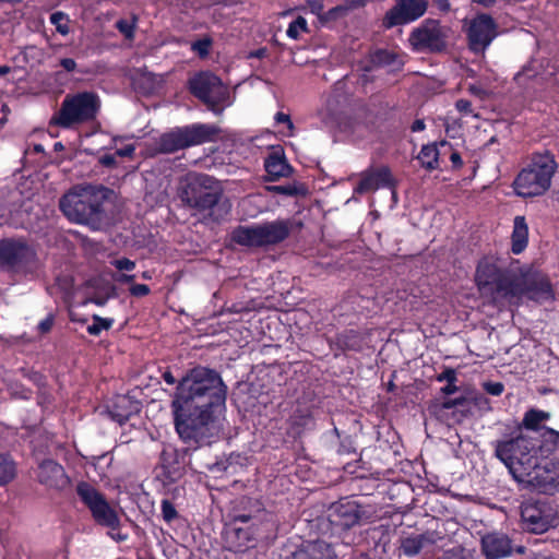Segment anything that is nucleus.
<instances>
[{"label":"nucleus","mask_w":559,"mask_h":559,"mask_svg":"<svg viewBox=\"0 0 559 559\" xmlns=\"http://www.w3.org/2000/svg\"><path fill=\"white\" fill-rule=\"evenodd\" d=\"M110 193L104 187H75L60 200V209L70 221L99 229L106 218L104 203Z\"/></svg>","instance_id":"3"},{"label":"nucleus","mask_w":559,"mask_h":559,"mask_svg":"<svg viewBox=\"0 0 559 559\" xmlns=\"http://www.w3.org/2000/svg\"><path fill=\"white\" fill-rule=\"evenodd\" d=\"M497 24L488 14H479L471 22L467 29L469 48L474 52H484L497 36Z\"/></svg>","instance_id":"16"},{"label":"nucleus","mask_w":559,"mask_h":559,"mask_svg":"<svg viewBox=\"0 0 559 559\" xmlns=\"http://www.w3.org/2000/svg\"><path fill=\"white\" fill-rule=\"evenodd\" d=\"M163 378L168 384H175L176 382L175 377L169 371L164 372Z\"/></svg>","instance_id":"60"},{"label":"nucleus","mask_w":559,"mask_h":559,"mask_svg":"<svg viewBox=\"0 0 559 559\" xmlns=\"http://www.w3.org/2000/svg\"><path fill=\"white\" fill-rule=\"evenodd\" d=\"M234 534L236 535L237 539L239 540L237 547L238 549L247 548L249 547V543L252 542L255 536L260 535L258 532L249 533L246 528H235Z\"/></svg>","instance_id":"33"},{"label":"nucleus","mask_w":559,"mask_h":559,"mask_svg":"<svg viewBox=\"0 0 559 559\" xmlns=\"http://www.w3.org/2000/svg\"><path fill=\"white\" fill-rule=\"evenodd\" d=\"M134 278H135L134 275H128V274H120L115 277V280L120 283H131L134 281Z\"/></svg>","instance_id":"54"},{"label":"nucleus","mask_w":559,"mask_h":559,"mask_svg":"<svg viewBox=\"0 0 559 559\" xmlns=\"http://www.w3.org/2000/svg\"><path fill=\"white\" fill-rule=\"evenodd\" d=\"M213 133L214 129L205 124H194L176 129L159 136L157 151L159 153L170 154L189 146L199 145L209 141Z\"/></svg>","instance_id":"11"},{"label":"nucleus","mask_w":559,"mask_h":559,"mask_svg":"<svg viewBox=\"0 0 559 559\" xmlns=\"http://www.w3.org/2000/svg\"><path fill=\"white\" fill-rule=\"evenodd\" d=\"M466 399L448 400L442 404L444 409H453L454 421L460 423L468 411Z\"/></svg>","instance_id":"28"},{"label":"nucleus","mask_w":559,"mask_h":559,"mask_svg":"<svg viewBox=\"0 0 559 559\" xmlns=\"http://www.w3.org/2000/svg\"><path fill=\"white\" fill-rule=\"evenodd\" d=\"M436 2V4L438 5V8L441 10V11H449L450 10V2L449 0H433Z\"/></svg>","instance_id":"58"},{"label":"nucleus","mask_w":559,"mask_h":559,"mask_svg":"<svg viewBox=\"0 0 559 559\" xmlns=\"http://www.w3.org/2000/svg\"><path fill=\"white\" fill-rule=\"evenodd\" d=\"M447 29L437 20L427 19L409 35V43L417 51H441L445 47Z\"/></svg>","instance_id":"13"},{"label":"nucleus","mask_w":559,"mask_h":559,"mask_svg":"<svg viewBox=\"0 0 559 559\" xmlns=\"http://www.w3.org/2000/svg\"><path fill=\"white\" fill-rule=\"evenodd\" d=\"M287 559H336V556L329 544L317 540L304 544Z\"/></svg>","instance_id":"22"},{"label":"nucleus","mask_w":559,"mask_h":559,"mask_svg":"<svg viewBox=\"0 0 559 559\" xmlns=\"http://www.w3.org/2000/svg\"><path fill=\"white\" fill-rule=\"evenodd\" d=\"M15 475V467L12 461L0 455V486L8 484Z\"/></svg>","instance_id":"29"},{"label":"nucleus","mask_w":559,"mask_h":559,"mask_svg":"<svg viewBox=\"0 0 559 559\" xmlns=\"http://www.w3.org/2000/svg\"><path fill=\"white\" fill-rule=\"evenodd\" d=\"M53 324L52 316H48L45 320L39 323V329L43 333H47L51 330Z\"/></svg>","instance_id":"49"},{"label":"nucleus","mask_w":559,"mask_h":559,"mask_svg":"<svg viewBox=\"0 0 559 559\" xmlns=\"http://www.w3.org/2000/svg\"><path fill=\"white\" fill-rule=\"evenodd\" d=\"M472 1L477 4H480L483 7H486V8L495 4V2H496V0H472Z\"/></svg>","instance_id":"62"},{"label":"nucleus","mask_w":559,"mask_h":559,"mask_svg":"<svg viewBox=\"0 0 559 559\" xmlns=\"http://www.w3.org/2000/svg\"><path fill=\"white\" fill-rule=\"evenodd\" d=\"M308 32V24L305 17L298 16L287 28V36L292 39H298L301 33Z\"/></svg>","instance_id":"31"},{"label":"nucleus","mask_w":559,"mask_h":559,"mask_svg":"<svg viewBox=\"0 0 559 559\" xmlns=\"http://www.w3.org/2000/svg\"><path fill=\"white\" fill-rule=\"evenodd\" d=\"M264 168L271 181L281 177H288L292 173V167L287 164L280 150H275L269 154L264 160Z\"/></svg>","instance_id":"23"},{"label":"nucleus","mask_w":559,"mask_h":559,"mask_svg":"<svg viewBox=\"0 0 559 559\" xmlns=\"http://www.w3.org/2000/svg\"><path fill=\"white\" fill-rule=\"evenodd\" d=\"M117 28L127 38L133 37L134 24L133 22L127 20H119L116 23Z\"/></svg>","instance_id":"38"},{"label":"nucleus","mask_w":559,"mask_h":559,"mask_svg":"<svg viewBox=\"0 0 559 559\" xmlns=\"http://www.w3.org/2000/svg\"><path fill=\"white\" fill-rule=\"evenodd\" d=\"M190 90L194 96L211 108L224 104L228 98V88L221 79L212 73L202 72L190 80Z\"/></svg>","instance_id":"14"},{"label":"nucleus","mask_w":559,"mask_h":559,"mask_svg":"<svg viewBox=\"0 0 559 559\" xmlns=\"http://www.w3.org/2000/svg\"><path fill=\"white\" fill-rule=\"evenodd\" d=\"M481 550L487 559H500L512 552L511 539L502 533L487 534L481 538Z\"/></svg>","instance_id":"20"},{"label":"nucleus","mask_w":559,"mask_h":559,"mask_svg":"<svg viewBox=\"0 0 559 559\" xmlns=\"http://www.w3.org/2000/svg\"><path fill=\"white\" fill-rule=\"evenodd\" d=\"M289 233V223L277 219L252 226H238L231 231V240L243 247H269L285 240Z\"/></svg>","instance_id":"5"},{"label":"nucleus","mask_w":559,"mask_h":559,"mask_svg":"<svg viewBox=\"0 0 559 559\" xmlns=\"http://www.w3.org/2000/svg\"><path fill=\"white\" fill-rule=\"evenodd\" d=\"M37 479L41 484L56 489H63L70 483L63 467L50 460L39 465L37 468Z\"/></svg>","instance_id":"19"},{"label":"nucleus","mask_w":559,"mask_h":559,"mask_svg":"<svg viewBox=\"0 0 559 559\" xmlns=\"http://www.w3.org/2000/svg\"><path fill=\"white\" fill-rule=\"evenodd\" d=\"M474 404L480 412L486 413L491 411L490 401L484 395L476 396Z\"/></svg>","instance_id":"44"},{"label":"nucleus","mask_w":559,"mask_h":559,"mask_svg":"<svg viewBox=\"0 0 559 559\" xmlns=\"http://www.w3.org/2000/svg\"><path fill=\"white\" fill-rule=\"evenodd\" d=\"M211 41L209 39H201L192 45L193 50L200 56H206L209 53Z\"/></svg>","instance_id":"41"},{"label":"nucleus","mask_w":559,"mask_h":559,"mask_svg":"<svg viewBox=\"0 0 559 559\" xmlns=\"http://www.w3.org/2000/svg\"><path fill=\"white\" fill-rule=\"evenodd\" d=\"M112 319H104L93 316V323L87 326V332L92 335H98L103 330H108L112 325Z\"/></svg>","instance_id":"32"},{"label":"nucleus","mask_w":559,"mask_h":559,"mask_svg":"<svg viewBox=\"0 0 559 559\" xmlns=\"http://www.w3.org/2000/svg\"><path fill=\"white\" fill-rule=\"evenodd\" d=\"M379 60L380 61H383V62H391L394 60V57L392 53L388 52V51H381L379 53Z\"/></svg>","instance_id":"55"},{"label":"nucleus","mask_w":559,"mask_h":559,"mask_svg":"<svg viewBox=\"0 0 559 559\" xmlns=\"http://www.w3.org/2000/svg\"><path fill=\"white\" fill-rule=\"evenodd\" d=\"M226 386L219 374L204 367L192 369L178 384L171 402L176 431L191 448L211 443L221 430L214 411L224 406Z\"/></svg>","instance_id":"1"},{"label":"nucleus","mask_w":559,"mask_h":559,"mask_svg":"<svg viewBox=\"0 0 559 559\" xmlns=\"http://www.w3.org/2000/svg\"><path fill=\"white\" fill-rule=\"evenodd\" d=\"M99 162L102 165H104L106 167H111L116 163L115 155H104L100 157Z\"/></svg>","instance_id":"51"},{"label":"nucleus","mask_w":559,"mask_h":559,"mask_svg":"<svg viewBox=\"0 0 559 559\" xmlns=\"http://www.w3.org/2000/svg\"><path fill=\"white\" fill-rule=\"evenodd\" d=\"M135 147L133 145H127L123 148L117 150L116 155L118 156H132L134 153Z\"/></svg>","instance_id":"50"},{"label":"nucleus","mask_w":559,"mask_h":559,"mask_svg":"<svg viewBox=\"0 0 559 559\" xmlns=\"http://www.w3.org/2000/svg\"><path fill=\"white\" fill-rule=\"evenodd\" d=\"M376 181L378 183V188L388 187L391 189L392 198L396 199V193L394 191V180L388 168H381L373 173Z\"/></svg>","instance_id":"30"},{"label":"nucleus","mask_w":559,"mask_h":559,"mask_svg":"<svg viewBox=\"0 0 559 559\" xmlns=\"http://www.w3.org/2000/svg\"><path fill=\"white\" fill-rule=\"evenodd\" d=\"M275 121L278 123H285L287 129L289 130L288 135H293L294 133V123L290 120V117L284 112H277L274 117Z\"/></svg>","instance_id":"43"},{"label":"nucleus","mask_w":559,"mask_h":559,"mask_svg":"<svg viewBox=\"0 0 559 559\" xmlns=\"http://www.w3.org/2000/svg\"><path fill=\"white\" fill-rule=\"evenodd\" d=\"M307 4L311 13L321 16L324 9L322 0H307Z\"/></svg>","instance_id":"46"},{"label":"nucleus","mask_w":559,"mask_h":559,"mask_svg":"<svg viewBox=\"0 0 559 559\" xmlns=\"http://www.w3.org/2000/svg\"><path fill=\"white\" fill-rule=\"evenodd\" d=\"M29 253V247L22 240H2L0 241V267L20 266Z\"/></svg>","instance_id":"17"},{"label":"nucleus","mask_w":559,"mask_h":559,"mask_svg":"<svg viewBox=\"0 0 559 559\" xmlns=\"http://www.w3.org/2000/svg\"><path fill=\"white\" fill-rule=\"evenodd\" d=\"M527 225L523 216L514 218V226L512 233V251L515 254L521 253L527 246Z\"/></svg>","instance_id":"24"},{"label":"nucleus","mask_w":559,"mask_h":559,"mask_svg":"<svg viewBox=\"0 0 559 559\" xmlns=\"http://www.w3.org/2000/svg\"><path fill=\"white\" fill-rule=\"evenodd\" d=\"M61 66L67 70V71H72L74 70L75 68V61L73 59H62L61 60Z\"/></svg>","instance_id":"53"},{"label":"nucleus","mask_w":559,"mask_h":559,"mask_svg":"<svg viewBox=\"0 0 559 559\" xmlns=\"http://www.w3.org/2000/svg\"><path fill=\"white\" fill-rule=\"evenodd\" d=\"M538 441L520 433L513 439L496 442V456L508 467L512 477L518 467H525L538 457Z\"/></svg>","instance_id":"7"},{"label":"nucleus","mask_w":559,"mask_h":559,"mask_svg":"<svg viewBox=\"0 0 559 559\" xmlns=\"http://www.w3.org/2000/svg\"><path fill=\"white\" fill-rule=\"evenodd\" d=\"M456 391H457V386L455 385V383H450V382L442 389V392L445 394H453Z\"/></svg>","instance_id":"59"},{"label":"nucleus","mask_w":559,"mask_h":559,"mask_svg":"<svg viewBox=\"0 0 559 559\" xmlns=\"http://www.w3.org/2000/svg\"><path fill=\"white\" fill-rule=\"evenodd\" d=\"M425 129V122L424 120H415L412 124V131L413 132H419V131H423Z\"/></svg>","instance_id":"56"},{"label":"nucleus","mask_w":559,"mask_h":559,"mask_svg":"<svg viewBox=\"0 0 559 559\" xmlns=\"http://www.w3.org/2000/svg\"><path fill=\"white\" fill-rule=\"evenodd\" d=\"M44 397V402H48L49 400V394H47L46 391H41L39 390V392H37V395H36V399H37V404H41V401H39L40 397Z\"/></svg>","instance_id":"61"},{"label":"nucleus","mask_w":559,"mask_h":559,"mask_svg":"<svg viewBox=\"0 0 559 559\" xmlns=\"http://www.w3.org/2000/svg\"><path fill=\"white\" fill-rule=\"evenodd\" d=\"M347 11L345 7H335L329 10L323 16L322 20L331 21L337 19L340 15L344 14Z\"/></svg>","instance_id":"45"},{"label":"nucleus","mask_w":559,"mask_h":559,"mask_svg":"<svg viewBox=\"0 0 559 559\" xmlns=\"http://www.w3.org/2000/svg\"><path fill=\"white\" fill-rule=\"evenodd\" d=\"M266 189L271 192L284 195H297L301 192V188L296 185L270 186Z\"/></svg>","instance_id":"36"},{"label":"nucleus","mask_w":559,"mask_h":559,"mask_svg":"<svg viewBox=\"0 0 559 559\" xmlns=\"http://www.w3.org/2000/svg\"><path fill=\"white\" fill-rule=\"evenodd\" d=\"M364 515V511L356 501L343 500L332 506L330 519L331 522L349 528L356 525Z\"/></svg>","instance_id":"18"},{"label":"nucleus","mask_w":559,"mask_h":559,"mask_svg":"<svg viewBox=\"0 0 559 559\" xmlns=\"http://www.w3.org/2000/svg\"><path fill=\"white\" fill-rule=\"evenodd\" d=\"M427 543H433L430 534H420L406 537L402 540L401 549L406 556L417 555Z\"/></svg>","instance_id":"25"},{"label":"nucleus","mask_w":559,"mask_h":559,"mask_svg":"<svg viewBox=\"0 0 559 559\" xmlns=\"http://www.w3.org/2000/svg\"><path fill=\"white\" fill-rule=\"evenodd\" d=\"M438 381H447L448 383L456 382V373L453 369H447L438 376Z\"/></svg>","instance_id":"47"},{"label":"nucleus","mask_w":559,"mask_h":559,"mask_svg":"<svg viewBox=\"0 0 559 559\" xmlns=\"http://www.w3.org/2000/svg\"><path fill=\"white\" fill-rule=\"evenodd\" d=\"M139 401L129 395H118L108 407L110 417L119 424L126 423L132 415L140 412Z\"/></svg>","instance_id":"21"},{"label":"nucleus","mask_w":559,"mask_h":559,"mask_svg":"<svg viewBox=\"0 0 559 559\" xmlns=\"http://www.w3.org/2000/svg\"><path fill=\"white\" fill-rule=\"evenodd\" d=\"M468 91H469L473 95L478 96L479 98H484V97H485V95H486V92H485L481 87H479V86H477V85H469Z\"/></svg>","instance_id":"52"},{"label":"nucleus","mask_w":559,"mask_h":559,"mask_svg":"<svg viewBox=\"0 0 559 559\" xmlns=\"http://www.w3.org/2000/svg\"><path fill=\"white\" fill-rule=\"evenodd\" d=\"M514 469V480L525 489L545 495H554L559 491V466L551 462L540 464L536 457L525 467Z\"/></svg>","instance_id":"6"},{"label":"nucleus","mask_w":559,"mask_h":559,"mask_svg":"<svg viewBox=\"0 0 559 559\" xmlns=\"http://www.w3.org/2000/svg\"><path fill=\"white\" fill-rule=\"evenodd\" d=\"M50 22L61 35L69 33V20L62 12H55L50 15Z\"/></svg>","instance_id":"34"},{"label":"nucleus","mask_w":559,"mask_h":559,"mask_svg":"<svg viewBox=\"0 0 559 559\" xmlns=\"http://www.w3.org/2000/svg\"><path fill=\"white\" fill-rule=\"evenodd\" d=\"M222 193L219 182L213 177L194 174L187 177L182 200L191 207L210 210L217 204Z\"/></svg>","instance_id":"9"},{"label":"nucleus","mask_w":559,"mask_h":559,"mask_svg":"<svg viewBox=\"0 0 559 559\" xmlns=\"http://www.w3.org/2000/svg\"><path fill=\"white\" fill-rule=\"evenodd\" d=\"M428 3V0H396L383 17L384 27L392 28L418 20L426 13Z\"/></svg>","instance_id":"15"},{"label":"nucleus","mask_w":559,"mask_h":559,"mask_svg":"<svg viewBox=\"0 0 559 559\" xmlns=\"http://www.w3.org/2000/svg\"><path fill=\"white\" fill-rule=\"evenodd\" d=\"M378 183L374 178V174L371 173L369 175H366L358 183V186L355 188V192L357 193H366L369 191L377 190Z\"/></svg>","instance_id":"35"},{"label":"nucleus","mask_w":559,"mask_h":559,"mask_svg":"<svg viewBox=\"0 0 559 559\" xmlns=\"http://www.w3.org/2000/svg\"><path fill=\"white\" fill-rule=\"evenodd\" d=\"M484 389L487 393L499 396L503 392L504 386L501 382H486L484 383Z\"/></svg>","instance_id":"42"},{"label":"nucleus","mask_w":559,"mask_h":559,"mask_svg":"<svg viewBox=\"0 0 559 559\" xmlns=\"http://www.w3.org/2000/svg\"><path fill=\"white\" fill-rule=\"evenodd\" d=\"M550 433L555 436V444L558 447L559 449V432L558 431H555V430H550Z\"/></svg>","instance_id":"64"},{"label":"nucleus","mask_w":559,"mask_h":559,"mask_svg":"<svg viewBox=\"0 0 559 559\" xmlns=\"http://www.w3.org/2000/svg\"><path fill=\"white\" fill-rule=\"evenodd\" d=\"M558 510L548 500L527 499L520 506L521 527L532 534H544L558 524Z\"/></svg>","instance_id":"8"},{"label":"nucleus","mask_w":559,"mask_h":559,"mask_svg":"<svg viewBox=\"0 0 559 559\" xmlns=\"http://www.w3.org/2000/svg\"><path fill=\"white\" fill-rule=\"evenodd\" d=\"M110 263L119 271H132L135 267V262L127 258L116 259Z\"/></svg>","instance_id":"39"},{"label":"nucleus","mask_w":559,"mask_h":559,"mask_svg":"<svg viewBox=\"0 0 559 559\" xmlns=\"http://www.w3.org/2000/svg\"><path fill=\"white\" fill-rule=\"evenodd\" d=\"M76 493L82 502L90 509L93 519L100 525L117 528L120 524L117 512L109 506L105 497L91 484L80 481Z\"/></svg>","instance_id":"12"},{"label":"nucleus","mask_w":559,"mask_h":559,"mask_svg":"<svg viewBox=\"0 0 559 559\" xmlns=\"http://www.w3.org/2000/svg\"><path fill=\"white\" fill-rule=\"evenodd\" d=\"M98 108L99 99L93 93L84 92L74 96H67L56 121L58 124L68 128L93 119Z\"/></svg>","instance_id":"10"},{"label":"nucleus","mask_w":559,"mask_h":559,"mask_svg":"<svg viewBox=\"0 0 559 559\" xmlns=\"http://www.w3.org/2000/svg\"><path fill=\"white\" fill-rule=\"evenodd\" d=\"M450 159L455 167H460L462 165V158L456 152L451 153Z\"/></svg>","instance_id":"57"},{"label":"nucleus","mask_w":559,"mask_h":559,"mask_svg":"<svg viewBox=\"0 0 559 559\" xmlns=\"http://www.w3.org/2000/svg\"><path fill=\"white\" fill-rule=\"evenodd\" d=\"M455 108L463 115H472L474 117H478L477 114H474L472 108V103L467 99H459L455 103Z\"/></svg>","instance_id":"40"},{"label":"nucleus","mask_w":559,"mask_h":559,"mask_svg":"<svg viewBox=\"0 0 559 559\" xmlns=\"http://www.w3.org/2000/svg\"><path fill=\"white\" fill-rule=\"evenodd\" d=\"M92 301L96 304L97 306H104L106 302L105 298H93Z\"/></svg>","instance_id":"63"},{"label":"nucleus","mask_w":559,"mask_h":559,"mask_svg":"<svg viewBox=\"0 0 559 559\" xmlns=\"http://www.w3.org/2000/svg\"><path fill=\"white\" fill-rule=\"evenodd\" d=\"M475 282L481 296L488 297L492 302L500 298L511 299L523 295L537 301L552 298L550 284L544 274L527 265H513L502 272L495 258H484L479 261Z\"/></svg>","instance_id":"2"},{"label":"nucleus","mask_w":559,"mask_h":559,"mask_svg":"<svg viewBox=\"0 0 559 559\" xmlns=\"http://www.w3.org/2000/svg\"><path fill=\"white\" fill-rule=\"evenodd\" d=\"M162 515L166 522H171L177 518V511L168 500H163L162 502Z\"/></svg>","instance_id":"37"},{"label":"nucleus","mask_w":559,"mask_h":559,"mask_svg":"<svg viewBox=\"0 0 559 559\" xmlns=\"http://www.w3.org/2000/svg\"><path fill=\"white\" fill-rule=\"evenodd\" d=\"M440 151L437 144L424 145L417 156L421 166L428 170H433L439 167Z\"/></svg>","instance_id":"26"},{"label":"nucleus","mask_w":559,"mask_h":559,"mask_svg":"<svg viewBox=\"0 0 559 559\" xmlns=\"http://www.w3.org/2000/svg\"><path fill=\"white\" fill-rule=\"evenodd\" d=\"M549 418L550 414L548 412L532 408L525 413L522 425L527 429L537 430L540 429L542 424Z\"/></svg>","instance_id":"27"},{"label":"nucleus","mask_w":559,"mask_h":559,"mask_svg":"<svg viewBox=\"0 0 559 559\" xmlns=\"http://www.w3.org/2000/svg\"><path fill=\"white\" fill-rule=\"evenodd\" d=\"M556 168L557 163L549 152L534 154L531 164L514 181L516 194L528 198L545 193L550 187Z\"/></svg>","instance_id":"4"},{"label":"nucleus","mask_w":559,"mask_h":559,"mask_svg":"<svg viewBox=\"0 0 559 559\" xmlns=\"http://www.w3.org/2000/svg\"><path fill=\"white\" fill-rule=\"evenodd\" d=\"M130 293L133 295V296H146L148 293H150V288L147 285H144V284H136V285H133L131 288H130Z\"/></svg>","instance_id":"48"}]
</instances>
